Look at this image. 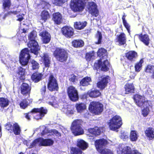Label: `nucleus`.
<instances>
[{"label":"nucleus","mask_w":154,"mask_h":154,"mask_svg":"<svg viewBox=\"0 0 154 154\" xmlns=\"http://www.w3.org/2000/svg\"><path fill=\"white\" fill-rule=\"evenodd\" d=\"M145 71L148 73L151 74L150 77L151 78L154 79V66L153 65H148Z\"/></svg>","instance_id":"obj_35"},{"label":"nucleus","mask_w":154,"mask_h":154,"mask_svg":"<svg viewBox=\"0 0 154 154\" xmlns=\"http://www.w3.org/2000/svg\"><path fill=\"white\" fill-rule=\"evenodd\" d=\"M67 1V0H53V3L55 5L60 6Z\"/></svg>","instance_id":"obj_47"},{"label":"nucleus","mask_w":154,"mask_h":154,"mask_svg":"<svg viewBox=\"0 0 154 154\" xmlns=\"http://www.w3.org/2000/svg\"><path fill=\"white\" fill-rule=\"evenodd\" d=\"M134 99L136 104L139 107H142L149 106L148 101L145 100L143 96L136 94L134 96Z\"/></svg>","instance_id":"obj_12"},{"label":"nucleus","mask_w":154,"mask_h":154,"mask_svg":"<svg viewBox=\"0 0 154 154\" xmlns=\"http://www.w3.org/2000/svg\"><path fill=\"white\" fill-rule=\"evenodd\" d=\"M109 80V77L108 76L102 77L101 81L97 83V87L101 89H104L106 86Z\"/></svg>","instance_id":"obj_19"},{"label":"nucleus","mask_w":154,"mask_h":154,"mask_svg":"<svg viewBox=\"0 0 154 154\" xmlns=\"http://www.w3.org/2000/svg\"><path fill=\"white\" fill-rule=\"evenodd\" d=\"M11 12L14 14H17V11H11Z\"/></svg>","instance_id":"obj_63"},{"label":"nucleus","mask_w":154,"mask_h":154,"mask_svg":"<svg viewBox=\"0 0 154 154\" xmlns=\"http://www.w3.org/2000/svg\"><path fill=\"white\" fill-rule=\"evenodd\" d=\"M94 55L93 52L87 53L86 55V58L88 61H89L92 58Z\"/></svg>","instance_id":"obj_50"},{"label":"nucleus","mask_w":154,"mask_h":154,"mask_svg":"<svg viewBox=\"0 0 154 154\" xmlns=\"http://www.w3.org/2000/svg\"><path fill=\"white\" fill-rule=\"evenodd\" d=\"M41 57L43 60L45 66L46 67H48L50 65L51 61L48 54H43L41 56Z\"/></svg>","instance_id":"obj_27"},{"label":"nucleus","mask_w":154,"mask_h":154,"mask_svg":"<svg viewBox=\"0 0 154 154\" xmlns=\"http://www.w3.org/2000/svg\"><path fill=\"white\" fill-rule=\"evenodd\" d=\"M31 89V87L27 83H23L21 86V92L23 95L28 94L29 95Z\"/></svg>","instance_id":"obj_20"},{"label":"nucleus","mask_w":154,"mask_h":154,"mask_svg":"<svg viewBox=\"0 0 154 154\" xmlns=\"http://www.w3.org/2000/svg\"><path fill=\"white\" fill-rule=\"evenodd\" d=\"M75 106L77 112L79 113L83 112L86 109L85 104L83 103H77Z\"/></svg>","instance_id":"obj_36"},{"label":"nucleus","mask_w":154,"mask_h":154,"mask_svg":"<svg viewBox=\"0 0 154 154\" xmlns=\"http://www.w3.org/2000/svg\"><path fill=\"white\" fill-rule=\"evenodd\" d=\"M87 8L89 13L93 17H97L99 14V11L97 8L96 4L92 2H89L88 3Z\"/></svg>","instance_id":"obj_10"},{"label":"nucleus","mask_w":154,"mask_h":154,"mask_svg":"<svg viewBox=\"0 0 154 154\" xmlns=\"http://www.w3.org/2000/svg\"><path fill=\"white\" fill-rule=\"evenodd\" d=\"M51 134L53 135H55L57 137H59L61 136L60 133H59L57 131L55 130H53L51 131Z\"/></svg>","instance_id":"obj_54"},{"label":"nucleus","mask_w":154,"mask_h":154,"mask_svg":"<svg viewBox=\"0 0 154 154\" xmlns=\"http://www.w3.org/2000/svg\"><path fill=\"white\" fill-rule=\"evenodd\" d=\"M122 20H123V23L124 22H126V20H125V15H124L122 17Z\"/></svg>","instance_id":"obj_61"},{"label":"nucleus","mask_w":154,"mask_h":154,"mask_svg":"<svg viewBox=\"0 0 154 154\" xmlns=\"http://www.w3.org/2000/svg\"><path fill=\"white\" fill-rule=\"evenodd\" d=\"M46 91V86H44L41 89V92L42 94H44Z\"/></svg>","instance_id":"obj_58"},{"label":"nucleus","mask_w":154,"mask_h":154,"mask_svg":"<svg viewBox=\"0 0 154 154\" xmlns=\"http://www.w3.org/2000/svg\"><path fill=\"white\" fill-rule=\"evenodd\" d=\"M107 144V141L103 139L97 140L95 142L96 148L97 151L100 153V154H112V152L110 150L106 149H103V147Z\"/></svg>","instance_id":"obj_3"},{"label":"nucleus","mask_w":154,"mask_h":154,"mask_svg":"<svg viewBox=\"0 0 154 154\" xmlns=\"http://www.w3.org/2000/svg\"><path fill=\"white\" fill-rule=\"evenodd\" d=\"M47 112V110L43 107H41L40 108H34L30 112L25 114V117L27 119L29 120L30 119V117L32 114L34 115L36 113L37 116H35L34 118L38 120L43 117L46 113Z\"/></svg>","instance_id":"obj_4"},{"label":"nucleus","mask_w":154,"mask_h":154,"mask_svg":"<svg viewBox=\"0 0 154 154\" xmlns=\"http://www.w3.org/2000/svg\"><path fill=\"white\" fill-rule=\"evenodd\" d=\"M53 20L57 24L60 23L62 20V15L59 12L55 13L53 14Z\"/></svg>","instance_id":"obj_24"},{"label":"nucleus","mask_w":154,"mask_h":154,"mask_svg":"<svg viewBox=\"0 0 154 154\" xmlns=\"http://www.w3.org/2000/svg\"><path fill=\"white\" fill-rule=\"evenodd\" d=\"M134 99L136 104L139 107H142L149 106L148 101L145 100L143 96L136 94L134 96Z\"/></svg>","instance_id":"obj_11"},{"label":"nucleus","mask_w":154,"mask_h":154,"mask_svg":"<svg viewBox=\"0 0 154 154\" xmlns=\"http://www.w3.org/2000/svg\"><path fill=\"white\" fill-rule=\"evenodd\" d=\"M48 89L51 91H57L58 86L56 79L53 75H51L49 78V81L48 84Z\"/></svg>","instance_id":"obj_15"},{"label":"nucleus","mask_w":154,"mask_h":154,"mask_svg":"<svg viewBox=\"0 0 154 154\" xmlns=\"http://www.w3.org/2000/svg\"><path fill=\"white\" fill-rule=\"evenodd\" d=\"M11 5L10 0H3V7L4 9L7 10L8 9Z\"/></svg>","instance_id":"obj_45"},{"label":"nucleus","mask_w":154,"mask_h":154,"mask_svg":"<svg viewBox=\"0 0 154 154\" xmlns=\"http://www.w3.org/2000/svg\"><path fill=\"white\" fill-rule=\"evenodd\" d=\"M77 79L78 77L74 75H72L69 78V80L72 82H74L77 80Z\"/></svg>","instance_id":"obj_53"},{"label":"nucleus","mask_w":154,"mask_h":154,"mask_svg":"<svg viewBox=\"0 0 154 154\" xmlns=\"http://www.w3.org/2000/svg\"><path fill=\"white\" fill-rule=\"evenodd\" d=\"M97 55L100 57V60L98 63H95L94 66L96 69H101L102 71H106L109 70V61L106 60L102 62V60L107 57V51L104 48H101L99 49L97 52Z\"/></svg>","instance_id":"obj_2"},{"label":"nucleus","mask_w":154,"mask_h":154,"mask_svg":"<svg viewBox=\"0 0 154 154\" xmlns=\"http://www.w3.org/2000/svg\"><path fill=\"white\" fill-rule=\"evenodd\" d=\"M77 146L82 150H85L88 147L87 143L81 139H78L77 141Z\"/></svg>","instance_id":"obj_23"},{"label":"nucleus","mask_w":154,"mask_h":154,"mask_svg":"<svg viewBox=\"0 0 154 154\" xmlns=\"http://www.w3.org/2000/svg\"><path fill=\"white\" fill-rule=\"evenodd\" d=\"M87 24V22L86 21L76 22L74 24V27L77 29L80 30L83 29Z\"/></svg>","instance_id":"obj_33"},{"label":"nucleus","mask_w":154,"mask_h":154,"mask_svg":"<svg viewBox=\"0 0 154 154\" xmlns=\"http://www.w3.org/2000/svg\"><path fill=\"white\" fill-rule=\"evenodd\" d=\"M118 153L121 154H131L132 152L131 148L123 144L119 145L117 149Z\"/></svg>","instance_id":"obj_16"},{"label":"nucleus","mask_w":154,"mask_h":154,"mask_svg":"<svg viewBox=\"0 0 154 154\" xmlns=\"http://www.w3.org/2000/svg\"><path fill=\"white\" fill-rule=\"evenodd\" d=\"M54 141L51 139H44L40 137L34 140L30 145L29 148H31L35 146H47L52 145Z\"/></svg>","instance_id":"obj_6"},{"label":"nucleus","mask_w":154,"mask_h":154,"mask_svg":"<svg viewBox=\"0 0 154 154\" xmlns=\"http://www.w3.org/2000/svg\"><path fill=\"white\" fill-rule=\"evenodd\" d=\"M18 72L17 73L18 77H19L21 79H25V69H24L21 67H20L18 68Z\"/></svg>","instance_id":"obj_37"},{"label":"nucleus","mask_w":154,"mask_h":154,"mask_svg":"<svg viewBox=\"0 0 154 154\" xmlns=\"http://www.w3.org/2000/svg\"><path fill=\"white\" fill-rule=\"evenodd\" d=\"M140 39L144 44L148 46L150 42V40L148 35L144 34L141 35L139 36Z\"/></svg>","instance_id":"obj_31"},{"label":"nucleus","mask_w":154,"mask_h":154,"mask_svg":"<svg viewBox=\"0 0 154 154\" xmlns=\"http://www.w3.org/2000/svg\"><path fill=\"white\" fill-rule=\"evenodd\" d=\"M97 35L98 38V42H96V44H99L101 42L102 38V35L101 32H98Z\"/></svg>","instance_id":"obj_51"},{"label":"nucleus","mask_w":154,"mask_h":154,"mask_svg":"<svg viewBox=\"0 0 154 154\" xmlns=\"http://www.w3.org/2000/svg\"><path fill=\"white\" fill-rule=\"evenodd\" d=\"M61 31L63 35L67 37L70 38L74 34L73 29L68 26L63 27L61 29Z\"/></svg>","instance_id":"obj_17"},{"label":"nucleus","mask_w":154,"mask_h":154,"mask_svg":"<svg viewBox=\"0 0 154 154\" xmlns=\"http://www.w3.org/2000/svg\"><path fill=\"white\" fill-rule=\"evenodd\" d=\"M127 59L131 61H134L137 56V52L134 51H130L126 54Z\"/></svg>","instance_id":"obj_22"},{"label":"nucleus","mask_w":154,"mask_h":154,"mask_svg":"<svg viewBox=\"0 0 154 154\" xmlns=\"http://www.w3.org/2000/svg\"><path fill=\"white\" fill-rule=\"evenodd\" d=\"M48 103L49 104L51 105L52 106L55 108H57L58 106V105L56 103V102H55L54 101L53 102H49Z\"/></svg>","instance_id":"obj_56"},{"label":"nucleus","mask_w":154,"mask_h":154,"mask_svg":"<svg viewBox=\"0 0 154 154\" xmlns=\"http://www.w3.org/2000/svg\"><path fill=\"white\" fill-rule=\"evenodd\" d=\"M12 130L15 135L19 134L21 131V130L19 125L16 123L13 124Z\"/></svg>","instance_id":"obj_40"},{"label":"nucleus","mask_w":154,"mask_h":154,"mask_svg":"<svg viewBox=\"0 0 154 154\" xmlns=\"http://www.w3.org/2000/svg\"><path fill=\"white\" fill-rule=\"evenodd\" d=\"M91 81V78L90 77L86 76L82 79L80 82V85L83 86H87L90 85V83Z\"/></svg>","instance_id":"obj_32"},{"label":"nucleus","mask_w":154,"mask_h":154,"mask_svg":"<svg viewBox=\"0 0 154 154\" xmlns=\"http://www.w3.org/2000/svg\"><path fill=\"white\" fill-rule=\"evenodd\" d=\"M117 42L119 45L125 44L126 42V38L125 34L123 33L119 35H117L116 38Z\"/></svg>","instance_id":"obj_21"},{"label":"nucleus","mask_w":154,"mask_h":154,"mask_svg":"<svg viewBox=\"0 0 154 154\" xmlns=\"http://www.w3.org/2000/svg\"><path fill=\"white\" fill-rule=\"evenodd\" d=\"M32 66L33 70L37 69L39 67V64L36 61L32 60L31 61Z\"/></svg>","instance_id":"obj_48"},{"label":"nucleus","mask_w":154,"mask_h":154,"mask_svg":"<svg viewBox=\"0 0 154 154\" xmlns=\"http://www.w3.org/2000/svg\"><path fill=\"white\" fill-rule=\"evenodd\" d=\"M6 128L8 131L11 130V131H13V126L11 123H8L6 126Z\"/></svg>","instance_id":"obj_55"},{"label":"nucleus","mask_w":154,"mask_h":154,"mask_svg":"<svg viewBox=\"0 0 154 154\" xmlns=\"http://www.w3.org/2000/svg\"><path fill=\"white\" fill-rule=\"evenodd\" d=\"M82 123V121L80 119L75 120L72 122L71 129L75 136L79 135L84 134V130L81 127Z\"/></svg>","instance_id":"obj_5"},{"label":"nucleus","mask_w":154,"mask_h":154,"mask_svg":"<svg viewBox=\"0 0 154 154\" xmlns=\"http://www.w3.org/2000/svg\"><path fill=\"white\" fill-rule=\"evenodd\" d=\"M23 17H20L18 18L17 19V20H18L19 21H21L23 20Z\"/></svg>","instance_id":"obj_62"},{"label":"nucleus","mask_w":154,"mask_h":154,"mask_svg":"<svg viewBox=\"0 0 154 154\" xmlns=\"http://www.w3.org/2000/svg\"><path fill=\"white\" fill-rule=\"evenodd\" d=\"M146 136L149 140H152L154 138V129L152 128H148L145 131Z\"/></svg>","instance_id":"obj_25"},{"label":"nucleus","mask_w":154,"mask_h":154,"mask_svg":"<svg viewBox=\"0 0 154 154\" xmlns=\"http://www.w3.org/2000/svg\"><path fill=\"white\" fill-rule=\"evenodd\" d=\"M71 152L72 154H82V153L81 149L76 147H72Z\"/></svg>","instance_id":"obj_44"},{"label":"nucleus","mask_w":154,"mask_h":154,"mask_svg":"<svg viewBox=\"0 0 154 154\" xmlns=\"http://www.w3.org/2000/svg\"><path fill=\"white\" fill-rule=\"evenodd\" d=\"M54 55L56 59L60 62L66 60L68 56L65 50L60 48L56 49L54 52Z\"/></svg>","instance_id":"obj_9"},{"label":"nucleus","mask_w":154,"mask_h":154,"mask_svg":"<svg viewBox=\"0 0 154 154\" xmlns=\"http://www.w3.org/2000/svg\"><path fill=\"white\" fill-rule=\"evenodd\" d=\"M88 94L90 97L93 98L98 97L101 94V93L99 91L94 89H91L89 91Z\"/></svg>","instance_id":"obj_30"},{"label":"nucleus","mask_w":154,"mask_h":154,"mask_svg":"<svg viewBox=\"0 0 154 154\" xmlns=\"http://www.w3.org/2000/svg\"><path fill=\"white\" fill-rule=\"evenodd\" d=\"M23 32L26 33V29H23Z\"/></svg>","instance_id":"obj_64"},{"label":"nucleus","mask_w":154,"mask_h":154,"mask_svg":"<svg viewBox=\"0 0 154 154\" xmlns=\"http://www.w3.org/2000/svg\"><path fill=\"white\" fill-rule=\"evenodd\" d=\"M138 136L137 132L135 131H132L131 132L130 139L133 141H135L137 139Z\"/></svg>","instance_id":"obj_42"},{"label":"nucleus","mask_w":154,"mask_h":154,"mask_svg":"<svg viewBox=\"0 0 154 154\" xmlns=\"http://www.w3.org/2000/svg\"><path fill=\"white\" fill-rule=\"evenodd\" d=\"M39 35L42 37L43 42L45 43H48L50 40V35L45 30L40 31Z\"/></svg>","instance_id":"obj_18"},{"label":"nucleus","mask_w":154,"mask_h":154,"mask_svg":"<svg viewBox=\"0 0 154 154\" xmlns=\"http://www.w3.org/2000/svg\"><path fill=\"white\" fill-rule=\"evenodd\" d=\"M67 93L70 99L74 101H75L78 99L79 96L78 91L74 87L70 86L67 89Z\"/></svg>","instance_id":"obj_14"},{"label":"nucleus","mask_w":154,"mask_h":154,"mask_svg":"<svg viewBox=\"0 0 154 154\" xmlns=\"http://www.w3.org/2000/svg\"><path fill=\"white\" fill-rule=\"evenodd\" d=\"M62 110L66 115L72 114L74 113V111L73 109L71 108L70 105H65L62 109Z\"/></svg>","instance_id":"obj_28"},{"label":"nucleus","mask_w":154,"mask_h":154,"mask_svg":"<svg viewBox=\"0 0 154 154\" xmlns=\"http://www.w3.org/2000/svg\"><path fill=\"white\" fill-rule=\"evenodd\" d=\"M89 110L96 115L100 114L103 110V105L99 102H91L89 107Z\"/></svg>","instance_id":"obj_8"},{"label":"nucleus","mask_w":154,"mask_h":154,"mask_svg":"<svg viewBox=\"0 0 154 154\" xmlns=\"http://www.w3.org/2000/svg\"><path fill=\"white\" fill-rule=\"evenodd\" d=\"M41 19L44 21L50 17L49 14L48 12L46 11H44L42 12L41 15Z\"/></svg>","instance_id":"obj_43"},{"label":"nucleus","mask_w":154,"mask_h":154,"mask_svg":"<svg viewBox=\"0 0 154 154\" xmlns=\"http://www.w3.org/2000/svg\"><path fill=\"white\" fill-rule=\"evenodd\" d=\"M143 62V59H141L139 62L136 63L134 67L136 72H139L140 71L142 68V64Z\"/></svg>","instance_id":"obj_41"},{"label":"nucleus","mask_w":154,"mask_h":154,"mask_svg":"<svg viewBox=\"0 0 154 154\" xmlns=\"http://www.w3.org/2000/svg\"><path fill=\"white\" fill-rule=\"evenodd\" d=\"M29 103L26 100H23L21 101L20 103V106L21 108L25 109L28 106Z\"/></svg>","instance_id":"obj_46"},{"label":"nucleus","mask_w":154,"mask_h":154,"mask_svg":"<svg viewBox=\"0 0 154 154\" xmlns=\"http://www.w3.org/2000/svg\"><path fill=\"white\" fill-rule=\"evenodd\" d=\"M124 26L127 29V30L128 31V32H129V30L130 29V26L129 24L127 23L126 22H124L123 23Z\"/></svg>","instance_id":"obj_57"},{"label":"nucleus","mask_w":154,"mask_h":154,"mask_svg":"<svg viewBox=\"0 0 154 154\" xmlns=\"http://www.w3.org/2000/svg\"><path fill=\"white\" fill-rule=\"evenodd\" d=\"M108 124L111 130L116 131L122 125V119L120 116H116L111 119Z\"/></svg>","instance_id":"obj_7"},{"label":"nucleus","mask_w":154,"mask_h":154,"mask_svg":"<svg viewBox=\"0 0 154 154\" xmlns=\"http://www.w3.org/2000/svg\"><path fill=\"white\" fill-rule=\"evenodd\" d=\"M42 74L41 73L35 72L32 75L31 78L35 82H38L42 79Z\"/></svg>","instance_id":"obj_26"},{"label":"nucleus","mask_w":154,"mask_h":154,"mask_svg":"<svg viewBox=\"0 0 154 154\" xmlns=\"http://www.w3.org/2000/svg\"><path fill=\"white\" fill-rule=\"evenodd\" d=\"M36 35V32L33 31L28 36L29 40L28 46L30 51L27 48H25L21 51L20 56V62L22 66L26 65L28 63L30 57V52L33 53L35 55L38 54L39 48L38 43L35 40Z\"/></svg>","instance_id":"obj_1"},{"label":"nucleus","mask_w":154,"mask_h":154,"mask_svg":"<svg viewBox=\"0 0 154 154\" xmlns=\"http://www.w3.org/2000/svg\"><path fill=\"white\" fill-rule=\"evenodd\" d=\"M131 154H141L138 150H133Z\"/></svg>","instance_id":"obj_59"},{"label":"nucleus","mask_w":154,"mask_h":154,"mask_svg":"<svg viewBox=\"0 0 154 154\" xmlns=\"http://www.w3.org/2000/svg\"><path fill=\"white\" fill-rule=\"evenodd\" d=\"M72 45L75 47H82L84 45V43L82 40H75L73 41Z\"/></svg>","instance_id":"obj_38"},{"label":"nucleus","mask_w":154,"mask_h":154,"mask_svg":"<svg viewBox=\"0 0 154 154\" xmlns=\"http://www.w3.org/2000/svg\"><path fill=\"white\" fill-rule=\"evenodd\" d=\"M9 101L8 99L3 97L0 98V106L4 108L8 105Z\"/></svg>","instance_id":"obj_39"},{"label":"nucleus","mask_w":154,"mask_h":154,"mask_svg":"<svg viewBox=\"0 0 154 154\" xmlns=\"http://www.w3.org/2000/svg\"><path fill=\"white\" fill-rule=\"evenodd\" d=\"M149 106H145L144 107H142L141 108H144L142 110V114L144 116H146L148 114L149 112Z\"/></svg>","instance_id":"obj_49"},{"label":"nucleus","mask_w":154,"mask_h":154,"mask_svg":"<svg viewBox=\"0 0 154 154\" xmlns=\"http://www.w3.org/2000/svg\"><path fill=\"white\" fill-rule=\"evenodd\" d=\"M70 6L74 11H82L84 8L83 2L80 0H72Z\"/></svg>","instance_id":"obj_13"},{"label":"nucleus","mask_w":154,"mask_h":154,"mask_svg":"<svg viewBox=\"0 0 154 154\" xmlns=\"http://www.w3.org/2000/svg\"><path fill=\"white\" fill-rule=\"evenodd\" d=\"M48 131V130L46 128H45V129L42 132V136H43L44 135L45 133H47V131Z\"/></svg>","instance_id":"obj_60"},{"label":"nucleus","mask_w":154,"mask_h":154,"mask_svg":"<svg viewBox=\"0 0 154 154\" xmlns=\"http://www.w3.org/2000/svg\"><path fill=\"white\" fill-rule=\"evenodd\" d=\"M125 88L126 92L127 94L134 92V87L132 83H127L125 85Z\"/></svg>","instance_id":"obj_29"},{"label":"nucleus","mask_w":154,"mask_h":154,"mask_svg":"<svg viewBox=\"0 0 154 154\" xmlns=\"http://www.w3.org/2000/svg\"><path fill=\"white\" fill-rule=\"evenodd\" d=\"M88 131L91 134L96 136L100 134L101 130L100 128L98 127H95L93 128L89 129Z\"/></svg>","instance_id":"obj_34"},{"label":"nucleus","mask_w":154,"mask_h":154,"mask_svg":"<svg viewBox=\"0 0 154 154\" xmlns=\"http://www.w3.org/2000/svg\"><path fill=\"white\" fill-rule=\"evenodd\" d=\"M128 133L124 132L121 134L120 137L121 139L124 140V139H125L128 138Z\"/></svg>","instance_id":"obj_52"}]
</instances>
